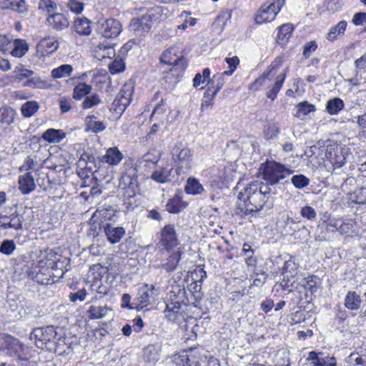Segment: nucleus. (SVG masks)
Here are the masks:
<instances>
[{
	"label": "nucleus",
	"mask_w": 366,
	"mask_h": 366,
	"mask_svg": "<svg viewBox=\"0 0 366 366\" xmlns=\"http://www.w3.org/2000/svg\"><path fill=\"white\" fill-rule=\"evenodd\" d=\"M170 298L171 301L166 304L165 317L172 322H181L184 319L182 303H184L186 299L184 287L179 285L173 286Z\"/></svg>",
	"instance_id": "6"
},
{
	"label": "nucleus",
	"mask_w": 366,
	"mask_h": 366,
	"mask_svg": "<svg viewBox=\"0 0 366 366\" xmlns=\"http://www.w3.org/2000/svg\"><path fill=\"white\" fill-rule=\"evenodd\" d=\"M12 47L9 54L14 57H22L29 50V44L24 39H16L12 41Z\"/></svg>",
	"instance_id": "32"
},
{
	"label": "nucleus",
	"mask_w": 366,
	"mask_h": 366,
	"mask_svg": "<svg viewBox=\"0 0 366 366\" xmlns=\"http://www.w3.org/2000/svg\"><path fill=\"white\" fill-rule=\"evenodd\" d=\"M114 55L115 51L109 44L100 43L94 50V56L99 60L112 59Z\"/></svg>",
	"instance_id": "30"
},
{
	"label": "nucleus",
	"mask_w": 366,
	"mask_h": 366,
	"mask_svg": "<svg viewBox=\"0 0 366 366\" xmlns=\"http://www.w3.org/2000/svg\"><path fill=\"white\" fill-rule=\"evenodd\" d=\"M36 187L34 179L30 172L21 175L19 178V188L24 194H29Z\"/></svg>",
	"instance_id": "28"
},
{
	"label": "nucleus",
	"mask_w": 366,
	"mask_h": 366,
	"mask_svg": "<svg viewBox=\"0 0 366 366\" xmlns=\"http://www.w3.org/2000/svg\"><path fill=\"white\" fill-rule=\"evenodd\" d=\"M344 102L340 98L335 97L327 102L326 109L330 114L335 115L338 114L344 108Z\"/></svg>",
	"instance_id": "43"
},
{
	"label": "nucleus",
	"mask_w": 366,
	"mask_h": 366,
	"mask_svg": "<svg viewBox=\"0 0 366 366\" xmlns=\"http://www.w3.org/2000/svg\"><path fill=\"white\" fill-rule=\"evenodd\" d=\"M59 42L53 38L41 39L36 45V52L40 57L48 56L59 48Z\"/></svg>",
	"instance_id": "17"
},
{
	"label": "nucleus",
	"mask_w": 366,
	"mask_h": 366,
	"mask_svg": "<svg viewBox=\"0 0 366 366\" xmlns=\"http://www.w3.org/2000/svg\"><path fill=\"white\" fill-rule=\"evenodd\" d=\"M181 203V198L179 196H175L167 202L166 204V209L169 213H178L180 211Z\"/></svg>",
	"instance_id": "54"
},
{
	"label": "nucleus",
	"mask_w": 366,
	"mask_h": 366,
	"mask_svg": "<svg viewBox=\"0 0 366 366\" xmlns=\"http://www.w3.org/2000/svg\"><path fill=\"white\" fill-rule=\"evenodd\" d=\"M260 169L262 170L264 179L272 185L277 184L292 172L285 165L274 161H267L262 164Z\"/></svg>",
	"instance_id": "7"
},
{
	"label": "nucleus",
	"mask_w": 366,
	"mask_h": 366,
	"mask_svg": "<svg viewBox=\"0 0 366 366\" xmlns=\"http://www.w3.org/2000/svg\"><path fill=\"white\" fill-rule=\"evenodd\" d=\"M285 4V0H272L262 4L255 15L256 23L262 24L272 21Z\"/></svg>",
	"instance_id": "11"
},
{
	"label": "nucleus",
	"mask_w": 366,
	"mask_h": 366,
	"mask_svg": "<svg viewBox=\"0 0 366 366\" xmlns=\"http://www.w3.org/2000/svg\"><path fill=\"white\" fill-rule=\"evenodd\" d=\"M307 360L312 361L313 366H337L335 358L323 352L312 351L309 352Z\"/></svg>",
	"instance_id": "18"
},
{
	"label": "nucleus",
	"mask_w": 366,
	"mask_h": 366,
	"mask_svg": "<svg viewBox=\"0 0 366 366\" xmlns=\"http://www.w3.org/2000/svg\"><path fill=\"white\" fill-rule=\"evenodd\" d=\"M347 23L346 21H340L337 24L330 28L327 34V39L330 41H334L338 35L344 34Z\"/></svg>",
	"instance_id": "42"
},
{
	"label": "nucleus",
	"mask_w": 366,
	"mask_h": 366,
	"mask_svg": "<svg viewBox=\"0 0 366 366\" xmlns=\"http://www.w3.org/2000/svg\"><path fill=\"white\" fill-rule=\"evenodd\" d=\"M16 116V111L11 107L0 108V128H5L14 122Z\"/></svg>",
	"instance_id": "31"
},
{
	"label": "nucleus",
	"mask_w": 366,
	"mask_h": 366,
	"mask_svg": "<svg viewBox=\"0 0 366 366\" xmlns=\"http://www.w3.org/2000/svg\"><path fill=\"white\" fill-rule=\"evenodd\" d=\"M160 157L161 153L156 149H152L142 157L141 164L152 163L153 165H156Z\"/></svg>",
	"instance_id": "49"
},
{
	"label": "nucleus",
	"mask_w": 366,
	"mask_h": 366,
	"mask_svg": "<svg viewBox=\"0 0 366 366\" xmlns=\"http://www.w3.org/2000/svg\"><path fill=\"white\" fill-rule=\"evenodd\" d=\"M160 60L161 62L172 66L164 76L166 80L171 84H177L187 66V62L179 47H169L162 54Z\"/></svg>",
	"instance_id": "3"
},
{
	"label": "nucleus",
	"mask_w": 366,
	"mask_h": 366,
	"mask_svg": "<svg viewBox=\"0 0 366 366\" xmlns=\"http://www.w3.org/2000/svg\"><path fill=\"white\" fill-rule=\"evenodd\" d=\"M217 94L211 87L207 88L202 100V110H204L212 105L213 99Z\"/></svg>",
	"instance_id": "51"
},
{
	"label": "nucleus",
	"mask_w": 366,
	"mask_h": 366,
	"mask_svg": "<svg viewBox=\"0 0 366 366\" xmlns=\"http://www.w3.org/2000/svg\"><path fill=\"white\" fill-rule=\"evenodd\" d=\"M49 24L56 30H62L66 29L69 25L68 19L60 13H54L49 14L47 17Z\"/></svg>",
	"instance_id": "24"
},
{
	"label": "nucleus",
	"mask_w": 366,
	"mask_h": 366,
	"mask_svg": "<svg viewBox=\"0 0 366 366\" xmlns=\"http://www.w3.org/2000/svg\"><path fill=\"white\" fill-rule=\"evenodd\" d=\"M15 249L16 244L13 240H4L0 245V252L6 255L11 254Z\"/></svg>",
	"instance_id": "62"
},
{
	"label": "nucleus",
	"mask_w": 366,
	"mask_h": 366,
	"mask_svg": "<svg viewBox=\"0 0 366 366\" xmlns=\"http://www.w3.org/2000/svg\"><path fill=\"white\" fill-rule=\"evenodd\" d=\"M161 346L158 344L149 345L144 348L143 358L145 362L154 364L160 358Z\"/></svg>",
	"instance_id": "25"
},
{
	"label": "nucleus",
	"mask_w": 366,
	"mask_h": 366,
	"mask_svg": "<svg viewBox=\"0 0 366 366\" xmlns=\"http://www.w3.org/2000/svg\"><path fill=\"white\" fill-rule=\"evenodd\" d=\"M356 204H366V187H361L355 192V199Z\"/></svg>",
	"instance_id": "64"
},
{
	"label": "nucleus",
	"mask_w": 366,
	"mask_h": 366,
	"mask_svg": "<svg viewBox=\"0 0 366 366\" xmlns=\"http://www.w3.org/2000/svg\"><path fill=\"white\" fill-rule=\"evenodd\" d=\"M39 104L34 101L26 102L21 108V114L25 117H31L38 110Z\"/></svg>",
	"instance_id": "50"
},
{
	"label": "nucleus",
	"mask_w": 366,
	"mask_h": 366,
	"mask_svg": "<svg viewBox=\"0 0 366 366\" xmlns=\"http://www.w3.org/2000/svg\"><path fill=\"white\" fill-rule=\"evenodd\" d=\"M123 155L117 147H112L107 149L106 154L102 157V162L110 165H117L122 159Z\"/></svg>",
	"instance_id": "34"
},
{
	"label": "nucleus",
	"mask_w": 366,
	"mask_h": 366,
	"mask_svg": "<svg viewBox=\"0 0 366 366\" xmlns=\"http://www.w3.org/2000/svg\"><path fill=\"white\" fill-rule=\"evenodd\" d=\"M195 274L196 275L199 274V280H195L194 282L190 284L189 290L192 292H199L202 289V282L204 278H206L207 274L202 269H199L198 271H196Z\"/></svg>",
	"instance_id": "55"
},
{
	"label": "nucleus",
	"mask_w": 366,
	"mask_h": 366,
	"mask_svg": "<svg viewBox=\"0 0 366 366\" xmlns=\"http://www.w3.org/2000/svg\"><path fill=\"white\" fill-rule=\"evenodd\" d=\"M210 79V70L209 68H205L202 74L197 73L193 79V86L197 88L200 84L209 81Z\"/></svg>",
	"instance_id": "56"
},
{
	"label": "nucleus",
	"mask_w": 366,
	"mask_h": 366,
	"mask_svg": "<svg viewBox=\"0 0 366 366\" xmlns=\"http://www.w3.org/2000/svg\"><path fill=\"white\" fill-rule=\"evenodd\" d=\"M94 116H89L86 117V130L94 133H98L105 129L106 126L101 121L95 120Z\"/></svg>",
	"instance_id": "45"
},
{
	"label": "nucleus",
	"mask_w": 366,
	"mask_h": 366,
	"mask_svg": "<svg viewBox=\"0 0 366 366\" xmlns=\"http://www.w3.org/2000/svg\"><path fill=\"white\" fill-rule=\"evenodd\" d=\"M173 362L175 366H219L217 359L202 355L182 354L175 356Z\"/></svg>",
	"instance_id": "10"
},
{
	"label": "nucleus",
	"mask_w": 366,
	"mask_h": 366,
	"mask_svg": "<svg viewBox=\"0 0 366 366\" xmlns=\"http://www.w3.org/2000/svg\"><path fill=\"white\" fill-rule=\"evenodd\" d=\"M179 243L174 225L168 224L162 228L158 242L159 247L169 251L177 247Z\"/></svg>",
	"instance_id": "13"
},
{
	"label": "nucleus",
	"mask_w": 366,
	"mask_h": 366,
	"mask_svg": "<svg viewBox=\"0 0 366 366\" xmlns=\"http://www.w3.org/2000/svg\"><path fill=\"white\" fill-rule=\"evenodd\" d=\"M348 366H366V361L355 352H352L347 358Z\"/></svg>",
	"instance_id": "59"
},
{
	"label": "nucleus",
	"mask_w": 366,
	"mask_h": 366,
	"mask_svg": "<svg viewBox=\"0 0 366 366\" xmlns=\"http://www.w3.org/2000/svg\"><path fill=\"white\" fill-rule=\"evenodd\" d=\"M121 31V23L114 19H107L99 27V33L107 39L117 37L120 34Z\"/></svg>",
	"instance_id": "14"
},
{
	"label": "nucleus",
	"mask_w": 366,
	"mask_h": 366,
	"mask_svg": "<svg viewBox=\"0 0 366 366\" xmlns=\"http://www.w3.org/2000/svg\"><path fill=\"white\" fill-rule=\"evenodd\" d=\"M102 100L99 94H93L86 96L81 103V107L84 109L92 108L101 103Z\"/></svg>",
	"instance_id": "52"
},
{
	"label": "nucleus",
	"mask_w": 366,
	"mask_h": 366,
	"mask_svg": "<svg viewBox=\"0 0 366 366\" xmlns=\"http://www.w3.org/2000/svg\"><path fill=\"white\" fill-rule=\"evenodd\" d=\"M12 41L11 36L0 34V50L4 54H9L12 47Z\"/></svg>",
	"instance_id": "58"
},
{
	"label": "nucleus",
	"mask_w": 366,
	"mask_h": 366,
	"mask_svg": "<svg viewBox=\"0 0 366 366\" xmlns=\"http://www.w3.org/2000/svg\"><path fill=\"white\" fill-rule=\"evenodd\" d=\"M158 295V290L153 285L144 284L142 285L139 289L138 296L136 300L137 310H143L154 303Z\"/></svg>",
	"instance_id": "12"
},
{
	"label": "nucleus",
	"mask_w": 366,
	"mask_h": 366,
	"mask_svg": "<svg viewBox=\"0 0 366 366\" xmlns=\"http://www.w3.org/2000/svg\"><path fill=\"white\" fill-rule=\"evenodd\" d=\"M0 7L2 9H10L23 16L27 14V6L24 0H0Z\"/></svg>",
	"instance_id": "22"
},
{
	"label": "nucleus",
	"mask_w": 366,
	"mask_h": 366,
	"mask_svg": "<svg viewBox=\"0 0 366 366\" xmlns=\"http://www.w3.org/2000/svg\"><path fill=\"white\" fill-rule=\"evenodd\" d=\"M74 30L79 35H89L91 33L90 21L86 18H79L74 21Z\"/></svg>",
	"instance_id": "40"
},
{
	"label": "nucleus",
	"mask_w": 366,
	"mask_h": 366,
	"mask_svg": "<svg viewBox=\"0 0 366 366\" xmlns=\"http://www.w3.org/2000/svg\"><path fill=\"white\" fill-rule=\"evenodd\" d=\"M184 189L187 194L193 195L200 194L204 192L202 184L194 177L187 179Z\"/></svg>",
	"instance_id": "39"
},
{
	"label": "nucleus",
	"mask_w": 366,
	"mask_h": 366,
	"mask_svg": "<svg viewBox=\"0 0 366 366\" xmlns=\"http://www.w3.org/2000/svg\"><path fill=\"white\" fill-rule=\"evenodd\" d=\"M114 214V210L111 207H99L90 219L91 229L96 230L97 224L102 227L104 221L109 220Z\"/></svg>",
	"instance_id": "15"
},
{
	"label": "nucleus",
	"mask_w": 366,
	"mask_h": 366,
	"mask_svg": "<svg viewBox=\"0 0 366 366\" xmlns=\"http://www.w3.org/2000/svg\"><path fill=\"white\" fill-rule=\"evenodd\" d=\"M291 182L293 185L298 189H302L307 187L310 183L309 179L303 174L294 175L291 179Z\"/></svg>",
	"instance_id": "60"
},
{
	"label": "nucleus",
	"mask_w": 366,
	"mask_h": 366,
	"mask_svg": "<svg viewBox=\"0 0 366 366\" xmlns=\"http://www.w3.org/2000/svg\"><path fill=\"white\" fill-rule=\"evenodd\" d=\"M73 68L70 64H62L51 70V76L54 79H60L70 76Z\"/></svg>",
	"instance_id": "46"
},
{
	"label": "nucleus",
	"mask_w": 366,
	"mask_h": 366,
	"mask_svg": "<svg viewBox=\"0 0 366 366\" xmlns=\"http://www.w3.org/2000/svg\"><path fill=\"white\" fill-rule=\"evenodd\" d=\"M294 26L292 24H284L277 28L276 41L278 44L285 46L290 39Z\"/></svg>",
	"instance_id": "23"
},
{
	"label": "nucleus",
	"mask_w": 366,
	"mask_h": 366,
	"mask_svg": "<svg viewBox=\"0 0 366 366\" xmlns=\"http://www.w3.org/2000/svg\"><path fill=\"white\" fill-rule=\"evenodd\" d=\"M222 239L224 240V244H215L213 248L219 252V254H221V257L223 259L224 262H226L227 260H231L234 258V254L232 252L233 247L229 244L227 239H224L223 237H222Z\"/></svg>",
	"instance_id": "38"
},
{
	"label": "nucleus",
	"mask_w": 366,
	"mask_h": 366,
	"mask_svg": "<svg viewBox=\"0 0 366 366\" xmlns=\"http://www.w3.org/2000/svg\"><path fill=\"white\" fill-rule=\"evenodd\" d=\"M315 110V106L307 102L299 103L296 107L295 117L303 119L308 114Z\"/></svg>",
	"instance_id": "41"
},
{
	"label": "nucleus",
	"mask_w": 366,
	"mask_h": 366,
	"mask_svg": "<svg viewBox=\"0 0 366 366\" xmlns=\"http://www.w3.org/2000/svg\"><path fill=\"white\" fill-rule=\"evenodd\" d=\"M290 265L288 262H285L282 267V274L284 276L280 285L284 290H288V293H291L293 297L291 300L293 304H298L303 300V295L307 297L309 293L312 295L317 290V277L308 276L302 280L301 283H296L295 281L290 284V280L289 276L286 274Z\"/></svg>",
	"instance_id": "2"
},
{
	"label": "nucleus",
	"mask_w": 366,
	"mask_h": 366,
	"mask_svg": "<svg viewBox=\"0 0 366 366\" xmlns=\"http://www.w3.org/2000/svg\"><path fill=\"white\" fill-rule=\"evenodd\" d=\"M361 302V298L357 292L349 291L345 297L344 305L350 310H357L360 307Z\"/></svg>",
	"instance_id": "35"
},
{
	"label": "nucleus",
	"mask_w": 366,
	"mask_h": 366,
	"mask_svg": "<svg viewBox=\"0 0 366 366\" xmlns=\"http://www.w3.org/2000/svg\"><path fill=\"white\" fill-rule=\"evenodd\" d=\"M66 6L71 12L79 14L82 12L84 4L78 0H69Z\"/></svg>",
	"instance_id": "63"
},
{
	"label": "nucleus",
	"mask_w": 366,
	"mask_h": 366,
	"mask_svg": "<svg viewBox=\"0 0 366 366\" xmlns=\"http://www.w3.org/2000/svg\"><path fill=\"white\" fill-rule=\"evenodd\" d=\"M112 308L107 305H92L89 307L86 314L90 319L99 320L105 317Z\"/></svg>",
	"instance_id": "29"
},
{
	"label": "nucleus",
	"mask_w": 366,
	"mask_h": 366,
	"mask_svg": "<svg viewBox=\"0 0 366 366\" xmlns=\"http://www.w3.org/2000/svg\"><path fill=\"white\" fill-rule=\"evenodd\" d=\"M56 332L53 326L34 329L30 334V340L40 349L51 350L56 337Z\"/></svg>",
	"instance_id": "8"
},
{
	"label": "nucleus",
	"mask_w": 366,
	"mask_h": 366,
	"mask_svg": "<svg viewBox=\"0 0 366 366\" xmlns=\"http://www.w3.org/2000/svg\"><path fill=\"white\" fill-rule=\"evenodd\" d=\"M22 217L16 212L12 213L10 216H0L1 227L3 229H20L22 228Z\"/></svg>",
	"instance_id": "20"
},
{
	"label": "nucleus",
	"mask_w": 366,
	"mask_h": 366,
	"mask_svg": "<svg viewBox=\"0 0 366 366\" xmlns=\"http://www.w3.org/2000/svg\"><path fill=\"white\" fill-rule=\"evenodd\" d=\"M172 168L168 165L165 167H157L151 174V179L160 184H164L170 182V176Z\"/></svg>",
	"instance_id": "26"
},
{
	"label": "nucleus",
	"mask_w": 366,
	"mask_h": 366,
	"mask_svg": "<svg viewBox=\"0 0 366 366\" xmlns=\"http://www.w3.org/2000/svg\"><path fill=\"white\" fill-rule=\"evenodd\" d=\"M236 189L239 190L237 214L247 215L260 211L270 193V187L262 182L239 181Z\"/></svg>",
	"instance_id": "1"
},
{
	"label": "nucleus",
	"mask_w": 366,
	"mask_h": 366,
	"mask_svg": "<svg viewBox=\"0 0 366 366\" xmlns=\"http://www.w3.org/2000/svg\"><path fill=\"white\" fill-rule=\"evenodd\" d=\"M173 159L177 166V172H187L192 167V154L187 147H183L182 143H177L172 150Z\"/></svg>",
	"instance_id": "9"
},
{
	"label": "nucleus",
	"mask_w": 366,
	"mask_h": 366,
	"mask_svg": "<svg viewBox=\"0 0 366 366\" xmlns=\"http://www.w3.org/2000/svg\"><path fill=\"white\" fill-rule=\"evenodd\" d=\"M277 66L272 63L259 78L250 84L249 89L257 90L267 80L271 81L272 78L276 76L274 83L271 86L266 94L267 98L272 101L274 100L286 77V73L277 76Z\"/></svg>",
	"instance_id": "5"
},
{
	"label": "nucleus",
	"mask_w": 366,
	"mask_h": 366,
	"mask_svg": "<svg viewBox=\"0 0 366 366\" xmlns=\"http://www.w3.org/2000/svg\"><path fill=\"white\" fill-rule=\"evenodd\" d=\"M92 91V86L86 83L78 84L73 90V98L76 100H80L86 97Z\"/></svg>",
	"instance_id": "44"
},
{
	"label": "nucleus",
	"mask_w": 366,
	"mask_h": 366,
	"mask_svg": "<svg viewBox=\"0 0 366 366\" xmlns=\"http://www.w3.org/2000/svg\"><path fill=\"white\" fill-rule=\"evenodd\" d=\"M182 254V250L179 247L172 252L167 258V261L160 265V267L167 272H171L176 269Z\"/></svg>",
	"instance_id": "27"
},
{
	"label": "nucleus",
	"mask_w": 366,
	"mask_h": 366,
	"mask_svg": "<svg viewBox=\"0 0 366 366\" xmlns=\"http://www.w3.org/2000/svg\"><path fill=\"white\" fill-rule=\"evenodd\" d=\"M56 8V4L52 0H39L38 3V9L47 14L54 12Z\"/></svg>",
	"instance_id": "57"
},
{
	"label": "nucleus",
	"mask_w": 366,
	"mask_h": 366,
	"mask_svg": "<svg viewBox=\"0 0 366 366\" xmlns=\"http://www.w3.org/2000/svg\"><path fill=\"white\" fill-rule=\"evenodd\" d=\"M129 104L130 102H129L128 100L124 99L117 95L112 105L117 113L122 114L124 112Z\"/></svg>",
	"instance_id": "61"
},
{
	"label": "nucleus",
	"mask_w": 366,
	"mask_h": 366,
	"mask_svg": "<svg viewBox=\"0 0 366 366\" xmlns=\"http://www.w3.org/2000/svg\"><path fill=\"white\" fill-rule=\"evenodd\" d=\"M160 12V7L151 8L145 14L131 20L129 29L139 41L149 32Z\"/></svg>",
	"instance_id": "4"
},
{
	"label": "nucleus",
	"mask_w": 366,
	"mask_h": 366,
	"mask_svg": "<svg viewBox=\"0 0 366 366\" xmlns=\"http://www.w3.org/2000/svg\"><path fill=\"white\" fill-rule=\"evenodd\" d=\"M134 92V84L132 81L126 82L122 87L121 90L119 92L117 96L119 97L128 100L129 102H131L132 96Z\"/></svg>",
	"instance_id": "48"
},
{
	"label": "nucleus",
	"mask_w": 366,
	"mask_h": 366,
	"mask_svg": "<svg viewBox=\"0 0 366 366\" xmlns=\"http://www.w3.org/2000/svg\"><path fill=\"white\" fill-rule=\"evenodd\" d=\"M225 75L226 74H224V72L214 74L212 79H209L208 87H211L213 91L217 93L222 89L225 82Z\"/></svg>",
	"instance_id": "47"
},
{
	"label": "nucleus",
	"mask_w": 366,
	"mask_h": 366,
	"mask_svg": "<svg viewBox=\"0 0 366 366\" xmlns=\"http://www.w3.org/2000/svg\"><path fill=\"white\" fill-rule=\"evenodd\" d=\"M102 227L108 241L112 244L120 242L125 234V229L122 227H115L112 224H106L102 225Z\"/></svg>",
	"instance_id": "19"
},
{
	"label": "nucleus",
	"mask_w": 366,
	"mask_h": 366,
	"mask_svg": "<svg viewBox=\"0 0 366 366\" xmlns=\"http://www.w3.org/2000/svg\"><path fill=\"white\" fill-rule=\"evenodd\" d=\"M66 134L61 129H49L46 130L41 137L44 140L49 143H59L64 138H65Z\"/></svg>",
	"instance_id": "36"
},
{
	"label": "nucleus",
	"mask_w": 366,
	"mask_h": 366,
	"mask_svg": "<svg viewBox=\"0 0 366 366\" xmlns=\"http://www.w3.org/2000/svg\"><path fill=\"white\" fill-rule=\"evenodd\" d=\"M123 202L128 211H132L141 203L139 194H137L134 190L127 188L123 195Z\"/></svg>",
	"instance_id": "21"
},
{
	"label": "nucleus",
	"mask_w": 366,
	"mask_h": 366,
	"mask_svg": "<svg viewBox=\"0 0 366 366\" xmlns=\"http://www.w3.org/2000/svg\"><path fill=\"white\" fill-rule=\"evenodd\" d=\"M326 157L334 169L340 168L345 163V157L338 149H327Z\"/></svg>",
	"instance_id": "33"
},
{
	"label": "nucleus",
	"mask_w": 366,
	"mask_h": 366,
	"mask_svg": "<svg viewBox=\"0 0 366 366\" xmlns=\"http://www.w3.org/2000/svg\"><path fill=\"white\" fill-rule=\"evenodd\" d=\"M123 179L128 185L127 188L134 190V188L137 187L139 184L137 167H129L123 176Z\"/></svg>",
	"instance_id": "37"
},
{
	"label": "nucleus",
	"mask_w": 366,
	"mask_h": 366,
	"mask_svg": "<svg viewBox=\"0 0 366 366\" xmlns=\"http://www.w3.org/2000/svg\"><path fill=\"white\" fill-rule=\"evenodd\" d=\"M5 342L7 354L11 356H16L19 359H24V350L27 347L21 344L18 339L9 336L6 337Z\"/></svg>",
	"instance_id": "16"
},
{
	"label": "nucleus",
	"mask_w": 366,
	"mask_h": 366,
	"mask_svg": "<svg viewBox=\"0 0 366 366\" xmlns=\"http://www.w3.org/2000/svg\"><path fill=\"white\" fill-rule=\"evenodd\" d=\"M24 84L29 87L32 88H38V89H45L48 86V83L41 79L39 76H33L27 81H26Z\"/></svg>",
	"instance_id": "53"
}]
</instances>
